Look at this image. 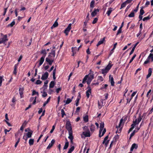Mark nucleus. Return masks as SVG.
<instances>
[{
    "label": "nucleus",
    "instance_id": "f257e3e1",
    "mask_svg": "<svg viewBox=\"0 0 153 153\" xmlns=\"http://www.w3.org/2000/svg\"><path fill=\"white\" fill-rule=\"evenodd\" d=\"M51 56L50 55H49L48 56V57H47L45 59V61L48 62L49 65H51L54 61V58H52L51 57Z\"/></svg>",
    "mask_w": 153,
    "mask_h": 153
},
{
    "label": "nucleus",
    "instance_id": "f03ea898",
    "mask_svg": "<svg viewBox=\"0 0 153 153\" xmlns=\"http://www.w3.org/2000/svg\"><path fill=\"white\" fill-rule=\"evenodd\" d=\"M65 128L68 131L72 130L71 124L70 121H68L66 122L65 125Z\"/></svg>",
    "mask_w": 153,
    "mask_h": 153
},
{
    "label": "nucleus",
    "instance_id": "7ed1b4c3",
    "mask_svg": "<svg viewBox=\"0 0 153 153\" xmlns=\"http://www.w3.org/2000/svg\"><path fill=\"white\" fill-rule=\"evenodd\" d=\"M88 90L86 92V96L87 98H88L90 97V95L91 94V88L90 85H88L87 87Z\"/></svg>",
    "mask_w": 153,
    "mask_h": 153
},
{
    "label": "nucleus",
    "instance_id": "20e7f679",
    "mask_svg": "<svg viewBox=\"0 0 153 153\" xmlns=\"http://www.w3.org/2000/svg\"><path fill=\"white\" fill-rule=\"evenodd\" d=\"M8 40V39H7V35H4L2 38L0 39V44L1 43L4 44L5 42Z\"/></svg>",
    "mask_w": 153,
    "mask_h": 153
},
{
    "label": "nucleus",
    "instance_id": "39448f33",
    "mask_svg": "<svg viewBox=\"0 0 153 153\" xmlns=\"http://www.w3.org/2000/svg\"><path fill=\"white\" fill-rule=\"evenodd\" d=\"M89 71V74L87 75L88 76V78L92 80L94 78V72L91 69Z\"/></svg>",
    "mask_w": 153,
    "mask_h": 153
},
{
    "label": "nucleus",
    "instance_id": "423d86ee",
    "mask_svg": "<svg viewBox=\"0 0 153 153\" xmlns=\"http://www.w3.org/2000/svg\"><path fill=\"white\" fill-rule=\"evenodd\" d=\"M71 24H69L67 28H66L64 30V33H65L66 35H68L69 32L71 29Z\"/></svg>",
    "mask_w": 153,
    "mask_h": 153
},
{
    "label": "nucleus",
    "instance_id": "0eeeda50",
    "mask_svg": "<svg viewBox=\"0 0 153 153\" xmlns=\"http://www.w3.org/2000/svg\"><path fill=\"white\" fill-rule=\"evenodd\" d=\"M49 76V74L47 72H46L44 74L42 75L41 79L42 80H45L48 78Z\"/></svg>",
    "mask_w": 153,
    "mask_h": 153
},
{
    "label": "nucleus",
    "instance_id": "6e6552de",
    "mask_svg": "<svg viewBox=\"0 0 153 153\" xmlns=\"http://www.w3.org/2000/svg\"><path fill=\"white\" fill-rule=\"evenodd\" d=\"M55 140L54 139H53L51 141V143H50L48 147L47 148V149H50L53 145L55 142Z\"/></svg>",
    "mask_w": 153,
    "mask_h": 153
},
{
    "label": "nucleus",
    "instance_id": "1a4fd4ad",
    "mask_svg": "<svg viewBox=\"0 0 153 153\" xmlns=\"http://www.w3.org/2000/svg\"><path fill=\"white\" fill-rule=\"evenodd\" d=\"M99 11V10L98 9H94V10L93 11L91 15L92 17L95 16L97 14V12Z\"/></svg>",
    "mask_w": 153,
    "mask_h": 153
},
{
    "label": "nucleus",
    "instance_id": "9d476101",
    "mask_svg": "<svg viewBox=\"0 0 153 153\" xmlns=\"http://www.w3.org/2000/svg\"><path fill=\"white\" fill-rule=\"evenodd\" d=\"M24 88H20L19 90V92L20 95V98H22L23 97V91Z\"/></svg>",
    "mask_w": 153,
    "mask_h": 153
},
{
    "label": "nucleus",
    "instance_id": "9b49d317",
    "mask_svg": "<svg viewBox=\"0 0 153 153\" xmlns=\"http://www.w3.org/2000/svg\"><path fill=\"white\" fill-rule=\"evenodd\" d=\"M111 75H110L109 76V81L110 82L111 85L112 86H114V78L112 76L111 77Z\"/></svg>",
    "mask_w": 153,
    "mask_h": 153
},
{
    "label": "nucleus",
    "instance_id": "f8f14e48",
    "mask_svg": "<svg viewBox=\"0 0 153 153\" xmlns=\"http://www.w3.org/2000/svg\"><path fill=\"white\" fill-rule=\"evenodd\" d=\"M138 145L136 143H133L132 144L130 149V151H132L134 149H136L137 148Z\"/></svg>",
    "mask_w": 153,
    "mask_h": 153
},
{
    "label": "nucleus",
    "instance_id": "ddd939ff",
    "mask_svg": "<svg viewBox=\"0 0 153 153\" xmlns=\"http://www.w3.org/2000/svg\"><path fill=\"white\" fill-rule=\"evenodd\" d=\"M18 63L16 64L14 67V70L13 72V73L15 75H16L17 73V69L18 68Z\"/></svg>",
    "mask_w": 153,
    "mask_h": 153
},
{
    "label": "nucleus",
    "instance_id": "4468645a",
    "mask_svg": "<svg viewBox=\"0 0 153 153\" xmlns=\"http://www.w3.org/2000/svg\"><path fill=\"white\" fill-rule=\"evenodd\" d=\"M139 42H137L133 46V47L129 55H131L133 53L136 46L139 44Z\"/></svg>",
    "mask_w": 153,
    "mask_h": 153
},
{
    "label": "nucleus",
    "instance_id": "2eb2a0df",
    "mask_svg": "<svg viewBox=\"0 0 153 153\" xmlns=\"http://www.w3.org/2000/svg\"><path fill=\"white\" fill-rule=\"evenodd\" d=\"M82 134L86 137H90L91 136L90 131L83 132Z\"/></svg>",
    "mask_w": 153,
    "mask_h": 153
},
{
    "label": "nucleus",
    "instance_id": "dca6fc26",
    "mask_svg": "<svg viewBox=\"0 0 153 153\" xmlns=\"http://www.w3.org/2000/svg\"><path fill=\"white\" fill-rule=\"evenodd\" d=\"M45 57L42 56L39 60V65L38 66V67H39L44 62L45 58Z\"/></svg>",
    "mask_w": 153,
    "mask_h": 153
},
{
    "label": "nucleus",
    "instance_id": "f3484780",
    "mask_svg": "<svg viewBox=\"0 0 153 153\" xmlns=\"http://www.w3.org/2000/svg\"><path fill=\"white\" fill-rule=\"evenodd\" d=\"M113 10V8L110 7L108 8V10L107 11L106 14L108 16H109L112 11Z\"/></svg>",
    "mask_w": 153,
    "mask_h": 153
},
{
    "label": "nucleus",
    "instance_id": "a211bd4d",
    "mask_svg": "<svg viewBox=\"0 0 153 153\" xmlns=\"http://www.w3.org/2000/svg\"><path fill=\"white\" fill-rule=\"evenodd\" d=\"M66 142L65 143V144L63 147V149H66L69 146V142L67 140V139L66 138L65 139Z\"/></svg>",
    "mask_w": 153,
    "mask_h": 153
},
{
    "label": "nucleus",
    "instance_id": "6ab92c4d",
    "mask_svg": "<svg viewBox=\"0 0 153 153\" xmlns=\"http://www.w3.org/2000/svg\"><path fill=\"white\" fill-rule=\"evenodd\" d=\"M105 40V38L104 37L102 39H101L97 45V46H98L102 44Z\"/></svg>",
    "mask_w": 153,
    "mask_h": 153
},
{
    "label": "nucleus",
    "instance_id": "aec40b11",
    "mask_svg": "<svg viewBox=\"0 0 153 153\" xmlns=\"http://www.w3.org/2000/svg\"><path fill=\"white\" fill-rule=\"evenodd\" d=\"M41 53L43 54L42 57H45L47 53L46 50L45 49H42L41 51Z\"/></svg>",
    "mask_w": 153,
    "mask_h": 153
},
{
    "label": "nucleus",
    "instance_id": "412c9836",
    "mask_svg": "<svg viewBox=\"0 0 153 153\" xmlns=\"http://www.w3.org/2000/svg\"><path fill=\"white\" fill-rule=\"evenodd\" d=\"M152 72V68H149L148 70V74L146 76L147 78H149L151 76Z\"/></svg>",
    "mask_w": 153,
    "mask_h": 153
},
{
    "label": "nucleus",
    "instance_id": "4be33fe9",
    "mask_svg": "<svg viewBox=\"0 0 153 153\" xmlns=\"http://www.w3.org/2000/svg\"><path fill=\"white\" fill-rule=\"evenodd\" d=\"M51 56V57L53 58H54L55 55V50H52L51 52L50 53V54Z\"/></svg>",
    "mask_w": 153,
    "mask_h": 153
},
{
    "label": "nucleus",
    "instance_id": "5701e85b",
    "mask_svg": "<svg viewBox=\"0 0 153 153\" xmlns=\"http://www.w3.org/2000/svg\"><path fill=\"white\" fill-rule=\"evenodd\" d=\"M33 133V131L31 130L26 133V136L27 137L30 138L31 137Z\"/></svg>",
    "mask_w": 153,
    "mask_h": 153
},
{
    "label": "nucleus",
    "instance_id": "b1692460",
    "mask_svg": "<svg viewBox=\"0 0 153 153\" xmlns=\"http://www.w3.org/2000/svg\"><path fill=\"white\" fill-rule=\"evenodd\" d=\"M95 3V1L94 0H92V1H91L90 5V8H91V9L90 10V11H92V9L94 7V4Z\"/></svg>",
    "mask_w": 153,
    "mask_h": 153
},
{
    "label": "nucleus",
    "instance_id": "393cba45",
    "mask_svg": "<svg viewBox=\"0 0 153 153\" xmlns=\"http://www.w3.org/2000/svg\"><path fill=\"white\" fill-rule=\"evenodd\" d=\"M90 129L91 133H93L95 130V126L94 125L91 124L90 126Z\"/></svg>",
    "mask_w": 153,
    "mask_h": 153
},
{
    "label": "nucleus",
    "instance_id": "a878e982",
    "mask_svg": "<svg viewBox=\"0 0 153 153\" xmlns=\"http://www.w3.org/2000/svg\"><path fill=\"white\" fill-rule=\"evenodd\" d=\"M113 65L109 63L108 65L105 68L108 71L110 70L111 67Z\"/></svg>",
    "mask_w": 153,
    "mask_h": 153
},
{
    "label": "nucleus",
    "instance_id": "bb28decb",
    "mask_svg": "<svg viewBox=\"0 0 153 153\" xmlns=\"http://www.w3.org/2000/svg\"><path fill=\"white\" fill-rule=\"evenodd\" d=\"M55 85V82L53 81H51L49 85V88H53Z\"/></svg>",
    "mask_w": 153,
    "mask_h": 153
},
{
    "label": "nucleus",
    "instance_id": "cd10ccee",
    "mask_svg": "<svg viewBox=\"0 0 153 153\" xmlns=\"http://www.w3.org/2000/svg\"><path fill=\"white\" fill-rule=\"evenodd\" d=\"M51 98V97H50L47 99V100L43 104V107H45L46 105V104L49 102Z\"/></svg>",
    "mask_w": 153,
    "mask_h": 153
},
{
    "label": "nucleus",
    "instance_id": "c85d7f7f",
    "mask_svg": "<svg viewBox=\"0 0 153 153\" xmlns=\"http://www.w3.org/2000/svg\"><path fill=\"white\" fill-rule=\"evenodd\" d=\"M75 148L74 146H73L70 148L67 153H71L74 150Z\"/></svg>",
    "mask_w": 153,
    "mask_h": 153
},
{
    "label": "nucleus",
    "instance_id": "c756f323",
    "mask_svg": "<svg viewBox=\"0 0 153 153\" xmlns=\"http://www.w3.org/2000/svg\"><path fill=\"white\" fill-rule=\"evenodd\" d=\"M56 68H55L53 70V72L52 75H53V79L54 80H55L56 78V77L55 76V74H56Z\"/></svg>",
    "mask_w": 153,
    "mask_h": 153
},
{
    "label": "nucleus",
    "instance_id": "7c9ffc66",
    "mask_svg": "<svg viewBox=\"0 0 153 153\" xmlns=\"http://www.w3.org/2000/svg\"><path fill=\"white\" fill-rule=\"evenodd\" d=\"M83 129L84 131H90L89 129L88 126H85L83 128Z\"/></svg>",
    "mask_w": 153,
    "mask_h": 153
},
{
    "label": "nucleus",
    "instance_id": "2f4dec72",
    "mask_svg": "<svg viewBox=\"0 0 153 153\" xmlns=\"http://www.w3.org/2000/svg\"><path fill=\"white\" fill-rule=\"evenodd\" d=\"M57 20H56L54 22V24L53 25H52V26L51 27V28L52 29L53 28V27H57L58 25V22H57Z\"/></svg>",
    "mask_w": 153,
    "mask_h": 153
},
{
    "label": "nucleus",
    "instance_id": "473e14b6",
    "mask_svg": "<svg viewBox=\"0 0 153 153\" xmlns=\"http://www.w3.org/2000/svg\"><path fill=\"white\" fill-rule=\"evenodd\" d=\"M102 73L103 74L105 75L108 72V71L105 68L104 69L101 70Z\"/></svg>",
    "mask_w": 153,
    "mask_h": 153
},
{
    "label": "nucleus",
    "instance_id": "72a5a7b5",
    "mask_svg": "<svg viewBox=\"0 0 153 153\" xmlns=\"http://www.w3.org/2000/svg\"><path fill=\"white\" fill-rule=\"evenodd\" d=\"M88 117L87 115H85L83 117V120L85 122H87L88 121Z\"/></svg>",
    "mask_w": 153,
    "mask_h": 153
},
{
    "label": "nucleus",
    "instance_id": "f704fd0d",
    "mask_svg": "<svg viewBox=\"0 0 153 153\" xmlns=\"http://www.w3.org/2000/svg\"><path fill=\"white\" fill-rule=\"evenodd\" d=\"M97 81H100V82H101L103 81L104 79L101 76H99L97 77Z\"/></svg>",
    "mask_w": 153,
    "mask_h": 153
},
{
    "label": "nucleus",
    "instance_id": "c9c22d12",
    "mask_svg": "<svg viewBox=\"0 0 153 153\" xmlns=\"http://www.w3.org/2000/svg\"><path fill=\"white\" fill-rule=\"evenodd\" d=\"M143 8L144 7H141L140 13V15H143L145 13L144 10H143Z\"/></svg>",
    "mask_w": 153,
    "mask_h": 153
},
{
    "label": "nucleus",
    "instance_id": "e433bc0d",
    "mask_svg": "<svg viewBox=\"0 0 153 153\" xmlns=\"http://www.w3.org/2000/svg\"><path fill=\"white\" fill-rule=\"evenodd\" d=\"M134 11L132 10L131 13L128 15V16L129 17H134Z\"/></svg>",
    "mask_w": 153,
    "mask_h": 153
},
{
    "label": "nucleus",
    "instance_id": "4c0bfd02",
    "mask_svg": "<svg viewBox=\"0 0 153 153\" xmlns=\"http://www.w3.org/2000/svg\"><path fill=\"white\" fill-rule=\"evenodd\" d=\"M15 24V21H13L10 24H8L7 26V27H13V25Z\"/></svg>",
    "mask_w": 153,
    "mask_h": 153
},
{
    "label": "nucleus",
    "instance_id": "58836bf2",
    "mask_svg": "<svg viewBox=\"0 0 153 153\" xmlns=\"http://www.w3.org/2000/svg\"><path fill=\"white\" fill-rule=\"evenodd\" d=\"M34 142L33 139H30L29 141V143L30 146L32 145L33 144Z\"/></svg>",
    "mask_w": 153,
    "mask_h": 153
},
{
    "label": "nucleus",
    "instance_id": "ea45409f",
    "mask_svg": "<svg viewBox=\"0 0 153 153\" xmlns=\"http://www.w3.org/2000/svg\"><path fill=\"white\" fill-rule=\"evenodd\" d=\"M41 92L42 93H43L42 94V97H45L47 96V94L46 92V91H41Z\"/></svg>",
    "mask_w": 153,
    "mask_h": 153
},
{
    "label": "nucleus",
    "instance_id": "a19ab883",
    "mask_svg": "<svg viewBox=\"0 0 153 153\" xmlns=\"http://www.w3.org/2000/svg\"><path fill=\"white\" fill-rule=\"evenodd\" d=\"M48 85H44L43 87L41 88V89H43V91H46V90L47 89Z\"/></svg>",
    "mask_w": 153,
    "mask_h": 153
},
{
    "label": "nucleus",
    "instance_id": "79ce46f5",
    "mask_svg": "<svg viewBox=\"0 0 153 153\" xmlns=\"http://www.w3.org/2000/svg\"><path fill=\"white\" fill-rule=\"evenodd\" d=\"M87 79H88L87 75H85L82 81V83L83 84L85 83L86 81L87 80Z\"/></svg>",
    "mask_w": 153,
    "mask_h": 153
},
{
    "label": "nucleus",
    "instance_id": "37998d69",
    "mask_svg": "<svg viewBox=\"0 0 153 153\" xmlns=\"http://www.w3.org/2000/svg\"><path fill=\"white\" fill-rule=\"evenodd\" d=\"M104 124L103 122H101L100 123V129L102 130H103V129L104 127Z\"/></svg>",
    "mask_w": 153,
    "mask_h": 153
},
{
    "label": "nucleus",
    "instance_id": "c03bdc74",
    "mask_svg": "<svg viewBox=\"0 0 153 153\" xmlns=\"http://www.w3.org/2000/svg\"><path fill=\"white\" fill-rule=\"evenodd\" d=\"M123 118H122L120 121V122L119 126H116V128H120V127L122 123L123 122Z\"/></svg>",
    "mask_w": 153,
    "mask_h": 153
},
{
    "label": "nucleus",
    "instance_id": "a18cd8bd",
    "mask_svg": "<svg viewBox=\"0 0 153 153\" xmlns=\"http://www.w3.org/2000/svg\"><path fill=\"white\" fill-rule=\"evenodd\" d=\"M151 17H150L149 16H148L144 17L143 19V20L144 21H145L148 20H149L150 18Z\"/></svg>",
    "mask_w": 153,
    "mask_h": 153
},
{
    "label": "nucleus",
    "instance_id": "49530a36",
    "mask_svg": "<svg viewBox=\"0 0 153 153\" xmlns=\"http://www.w3.org/2000/svg\"><path fill=\"white\" fill-rule=\"evenodd\" d=\"M147 58L149 59H151L152 61H153V54L150 53L149 54V56H148V57Z\"/></svg>",
    "mask_w": 153,
    "mask_h": 153
},
{
    "label": "nucleus",
    "instance_id": "de8ad7c7",
    "mask_svg": "<svg viewBox=\"0 0 153 153\" xmlns=\"http://www.w3.org/2000/svg\"><path fill=\"white\" fill-rule=\"evenodd\" d=\"M36 94L37 95V96H39V94L38 92L36 91L35 90H33L32 95L34 96Z\"/></svg>",
    "mask_w": 153,
    "mask_h": 153
},
{
    "label": "nucleus",
    "instance_id": "09e8293b",
    "mask_svg": "<svg viewBox=\"0 0 153 153\" xmlns=\"http://www.w3.org/2000/svg\"><path fill=\"white\" fill-rule=\"evenodd\" d=\"M77 50V48L75 47H72L71 48L72 51L73 53H76V51Z\"/></svg>",
    "mask_w": 153,
    "mask_h": 153
},
{
    "label": "nucleus",
    "instance_id": "8fccbe9b",
    "mask_svg": "<svg viewBox=\"0 0 153 153\" xmlns=\"http://www.w3.org/2000/svg\"><path fill=\"white\" fill-rule=\"evenodd\" d=\"M72 101V99H71L68 98L67 99L65 103L66 104H69Z\"/></svg>",
    "mask_w": 153,
    "mask_h": 153
},
{
    "label": "nucleus",
    "instance_id": "3c124183",
    "mask_svg": "<svg viewBox=\"0 0 153 153\" xmlns=\"http://www.w3.org/2000/svg\"><path fill=\"white\" fill-rule=\"evenodd\" d=\"M3 76H0V86H1V85L2 82L3 80H4V79L3 78Z\"/></svg>",
    "mask_w": 153,
    "mask_h": 153
},
{
    "label": "nucleus",
    "instance_id": "603ef678",
    "mask_svg": "<svg viewBox=\"0 0 153 153\" xmlns=\"http://www.w3.org/2000/svg\"><path fill=\"white\" fill-rule=\"evenodd\" d=\"M61 112L62 114V117H63L64 116L66 115L64 110L63 109H62L61 110Z\"/></svg>",
    "mask_w": 153,
    "mask_h": 153
},
{
    "label": "nucleus",
    "instance_id": "864d4df0",
    "mask_svg": "<svg viewBox=\"0 0 153 153\" xmlns=\"http://www.w3.org/2000/svg\"><path fill=\"white\" fill-rule=\"evenodd\" d=\"M126 5V4L125 3V2L123 3L121 5V7L120 8V9H121L123 7H125Z\"/></svg>",
    "mask_w": 153,
    "mask_h": 153
},
{
    "label": "nucleus",
    "instance_id": "5fc2aeb1",
    "mask_svg": "<svg viewBox=\"0 0 153 153\" xmlns=\"http://www.w3.org/2000/svg\"><path fill=\"white\" fill-rule=\"evenodd\" d=\"M136 54H134L133 57H132L131 59L130 60V61L129 62V63H131L134 59V58L136 57Z\"/></svg>",
    "mask_w": 153,
    "mask_h": 153
},
{
    "label": "nucleus",
    "instance_id": "6e6d98bb",
    "mask_svg": "<svg viewBox=\"0 0 153 153\" xmlns=\"http://www.w3.org/2000/svg\"><path fill=\"white\" fill-rule=\"evenodd\" d=\"M108 135H107V136H106L105 138H104V140L102 143L103 144H104L106 141H107L108 140Z\"/></svg>",
    "mask_w": 153,
    "mask_h": 153
},
{
    "label": "nucleus",
    "instance_id": "4d7b16f0",
    "mask_svg": "<svg viewBox=\"0 0 153 153\" xmlns=\"http://www.w3.org/2000/svg\"><path fill=\"white\" fill-rule=\"evenodd\" d=\"M122 28L120 27L117 31V32L116 34V35L117 36L120 33L122 32Z\"/></svg>",
    "mask_w": 153,
    "mask_h": 153
},
{
    "label": "nucleus",
    "instance_id": "13d9d810",
    "mask_svg": "<svg viewBox=\"0 0 153 153\" xmlns=\"http://www.w3.org/2000/svg\"><path fill=\"white\" fill-rule=\"evenodd\" d=\"M68 138L70 140L71 143H73V140L74 139V137L73 136H69L68 137Z\"/></svg>",
    "mask_w": 153,
    "mask_h": 153
},
{
    "label": "nucleus",
    "instance_id": "bf43d9fd",
    "mask_svg": "<svg viewBox=\"0 0 153 153\" xmlns=\"http://www.w3.org/2000/svg\"><path fill=\"white\" fill-rule=\"evenodd\" d=\"M99 82L98 81L96 83H91V85H90V87H92L93 85H97L99 84Z\"/></svg>",
    "mask_w": 153,
    "mask_h": 153
},
{
    "label": "nucleus",
    "instance_id": "052dcab7",
    "mask_svg": "<svg viewBox=\"0 0 153 153\" xmlns=\"http://www.w3.org/2000/svg\"><path fill=\"white\" fill-rule=\"evenodd\" d=\"M142 119V117L140 115L139 116V117L138 118L137 120V124H139V123L141 121V120Z\"/></svg>",
    "mask_w": 153,
    "mask_h": 153
},
{
    "label": "nucleus",
    "instance_id": "680f3d73",
    "mask_svg": "<svg viewBox=\"0 0 153 153\" xmlns=\"http://www.w3.org/2000/svg\"><path fill=\"white\" fill-rule=\"evenodd\" d=\"M98 20V19L97 18H95L92 22L93 24H95L97 23Z\"/></svg>",
    "mask_w": 153,
    "mask_h": 153
},
{
    "label": "nucleus",
    "instance_id": "e2e57ef3",
    "mask_svg": "<svg viewBox=\"0 0 153 153\" xmlns=\"http://www.w3.org/2000/svg\"><path fill=\"white\" fill-rule=\"evenodd\" d=\"M80 100L79 99H76V100L75 101L76 102V106H77L79 105V103Z\"/></svg>",
    "mask_w": 153,
    "mask_h": 153
},
{
    "label": "nucleus",
    "instance_id": "0e129e2a",
    "mask_svg": "<svg viewBox=\"0 0 153 153\" xmlns=\"http://www.w3.org/2000/svg\"><path fill=\"white\" fill-rule=\"evenodd\" d=\"M92 80V79H89L88 78V80L86 82H87V84L88 85H90Z\"/></svg>",
    "mask_w": 153,
    "mask_h": 153
},
{
    "label": "nucleus",
    "instance_id": "69168bd1",
    "mask_svg": "<svg viewBox=\"0 0 153 153\" xmlns=\"http://www.w3.org/2000/svg\"><path fill=\"white\" fill-rule=\"evenodd\" d=\"M42 82L41 81L39 80H38L36 81V85H39L42 83Z\"/></svg>",
    "mask_w": 153,
    "mask_h": 153
},
{
    "label": "nucleus",
    "instance_id": "338daca9",
    "mask_svg": "<svg viewBox=\"0 0 153 153\" xmlns=\"http://www.w3.org/2000/svg\"><path fill=\"white\" fill-rule=\"evenodd\" d=\"M62 90V88H59L56 89V92L57 93H58L60 91H61Z\"/></svg>",
    "mask_w": 153,
    "mask_h": 153
},
{
    "label": "nucleus",
    "instance_id": "774afa93",
    "mask_svg": "<svg viewBox=\"0 0 153 153\" xmlns=\"http://www.w3.org/2000/svg\"><path fill=\"white\" fill-rule=\"evenodd\" d=\"M132 1V0H127L125 2H124L126 4H128L131 3Z\"/></svg>",
    "mask_w": 153,
    "mask_h": 153
}]
</instances>
